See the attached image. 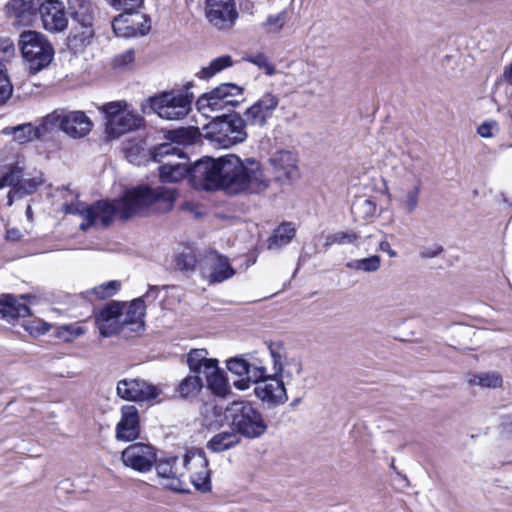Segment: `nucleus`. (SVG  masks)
<instances>
[{
    "label": "nucleus",
    "instance_id": "obj_46",
    "mask_svg": "<svg viewBox=\"0 0 512 512\" xmlns=\"http://www.w3.org/2000/svg\"><path fill=\"white\" fill-rule=\"evenodd\" d=\"M227 369L238 376L246 375L248 378L251 373V364L242 356L230 358L226 362Z\"/></svg>",
    "mask_w": 512,
    "mask_h": 512
},
{
    "label": "nucleus",
    "instance_id": "obj_24",
    "mask_svg": "<svg viewBox=\"0 0 512 512\" xmlns=\"http://www.w3.org/2000/svg\"><path fill=\"white\" fill-rule=\"evenodd\" d=\"M273 169L275 180L279 182H291L299 178L297 159L290 151H277L269 159Z\"/></svg>",
    "mask_w": 512,
    "mask_h": 512
},
{
    "label": "nucleus",
    "instance_id": "obj_52",
    "mask_svg": "<svg viewBox=\"0 0 512 512\" xmlns=\"http://www.w3.org/2000/svg\"><path fill=\"white\" fill-rule=\"evenodd\" d=\"M176 264L181 270H193L197 264V259L192 251L183 252L176 258Z\"/></svg>",
    "mask_w": 512,
    "mask_h": 512
},
{
    "label": "nucleus",
    "instance_id": "obj_57",
    "mask_svg": "<svg viewBox=\"0 0 512 512\" xmlns=\"http://www.w3.org/2000/svg\"><path fill=\"white\" fill-rule=\"evenodd\" d=\"M494 124H491V123H482L479 127H478V134L481 136V137H484V138H489V137H492L493 133H492V128H493Z\"/></svg>",
    "mask_w": 512,
    "mask_h": 512
},
{
    "label": "nucleus",
    "instance_id": "obj_16",
    "mask_svg": "<svg viewBox=\"0 0 512 512\" xmlns=\"http://www.w3.org/2000/svg\"><path fill=\"white\" fill-rule=\"evenodd\" d=\"M156 458L155 447L142 442L130 444L121 453L124 466L140 473L149 472L156 463Z\"/></svg>",
    "mask_w": 512,
    "mask_h": 512
},
{
    "label": "nucleus",
    "instance_id": "obj_38",
    "mask_svg": "<svg viewBox=\"0 0 512 512\" xmlns=\"http://www.w3.org/2000/svg\"><path fill=\"white\" fill-rule=\"evenodd\" d=\"M233 65V60L230 55H223L213 59L207 67H203L197 76L202 79H209L217 73L229 68Z\"/></svg>",
    "mask_w": 512,
    "mask_h": 512
},
{
    "label": "nucleus",
    "instance_id": "obj_49",
    "mask_svg": "<svg viewBox=\"0 0 512 512\" xmlns=\"http://www.w3.org/2000/svg\"><path fill=\"white\" fill-rule=\"evenodd\" d=\"M84 333L85 329L82 326L75 323L60 326L57 331V336L65 342H70Z\"/></svg>",
    "mask_w": 512,
    "mask_h": 512
},
{
    "label": "nucleus",
    "instance_id": "obj_14",
    "mask_svg": "<svg viewBox=\"0 0 512 512\" xmlns=\"http://www.w3.org/2000/svg\"><path fill=\"white\" fill-rule=\"evenodd\" d=\"M200 270L209 284L222 283L236 274L229 258L215 250L208 251L204 255L200 261Z\"/></svg>",
    "mask_w": 512,
    "mask_h": 512
},
{
    "label": "nucleus",
    "instance_id": "obj_6",
    "mask_svg": "<svg viewBox=\"0 0 512 512\" xmlns=\"http://www.w3.org/2000/svg\"><path fill=\"white\" fill-rule=\"evenodd\" d=\"M244 89L233 83H222L204 93L196 101L197 110L207 118H213L211 113L227 111L230 112L243 101Z\"/></svg>",
    "mask_w": 512,
    "mask_h": 512
},
{
    "label": "nucleus",
    "instance_id": "obj_20",
    "mask_svg": "<svg viewBox=\"0 0 512 512\" xmlns=\"http://www.w3.org/2000/svg\"><path fill=\"white\" fill-rule=\"evenodd\" d=\"M279 101L277 95L272 92H266L245 110L243 119L249 125L264 127L273 116Z\"/></svg>",
    "mask_w": 512,
    "mask_h": 512
},
{
    "label": "nucleus",
    "instance_id": "obj_42",
    "mask_svg": "<svg viewBox=\"0 0 512 512\" xmlns=\"http://www.w3.org/2000/svg\"><path fill=\"white\" fill-rule=\"evenodd\" d=\"M137 21L130 18L122 37H134L137 35L144 36L150 31V24L148 23L145 15L136 14Z\"/></svg>",
    "mask_w": 512,
    "mask_h": 512
},
{
    "label": "nucleus",
    "instance_id": "obj_51",
    "mask_svg": "<svg viewBox=\"0 0 512 512\" xmlns=\"http://www.w3.org/2000/svg\"><path fill=\"white\" fill-rule=\"evenodd\" d=\"M444 251V247L439 243L431 245H422L418 249L419 257L422 260L432 259L438 257Z\"/></svg>",
    "mask_w": 512,
    "mask_h": 512
},
{
    "label": "nucleus",
    "instance_id": "obj_50",
    "mask_svg": "<svg viewBox=\"0 0 512 512\" xmlns=\"http://www.w3.org/2000/svg\"><path fill=\"white\" fill-rule=\"evenodd\" d=\"M206 349H193L188 353L187 363L192 373L199 370L201 366L209 359Z\"/></svg>",
    "mask_w": 512,
    "mask_h": 512
},
{
    "label": "nucleus",
    "instance_id": "obj_35",
    "mask_svg": "<svg viewBox=\"0 0 512 512\" xmlns=\"http://www.w3.org/2000/svg\"><path fill=\"white\" fill-rule=\"evenodd\" d=\"M356 220H367L376 214V203L371 198L359 197L351 206Z\"/></svg>",
    "mask_w": 512,
    "mask_h": 512
},
{
    "label": "nucleus",
    "instance_id": "obj_27",
    "mask_svg": "<svg viewBox=\"0 0 512 512\" xmlns=\"http://www.w3.org/2000/svg\"><path fill=\"white\" fill-rule=\"evenodd\" d=\"M40 0H9L5 6L9 17L15 18L19 23L29 24L39 11Z\"/></svg>",
    "mask_w": 512,
    "mask_h": 512
},
{
    "label": "nucleus",
    "instance_id": "obj_60",
    "mask_svg": "<svg viewBox=\"0 0 512 512\" xmlns=\"http://www.w3.org/2000/svg\"><path fill=\"white\" fill-rule=\"evenodd\" d=\"M379 248L381 251L387 252L390 257L396 256V252L391 249L390 244L387 241L380 242Z\"/></svg>",
    "mask_w": 512,
    "mask_h": 512
},
{
    "label": "nucleus",
    "instance_id": "obj_36",
    "mask_svg": "<svg viewBox=\"0 0 512 512\" xmlns=\"http://www.w3.org/2000/svg\"><path fill=\"white\" fill-rule=\"evenodd\" d=\"M120 287L121 283L119 281L112 280L84 292L83 295L90 301L92 300V297L94 299L102 300L114 296L119 291Z\"/></svg>",
    "mask_w": 512,
    "mask_h": 512
},
{
    "label": "nucleus",
    "instance_id": "obj_18",
    "mask_svg": "<svg viewBox=\"0 0 512 512\" xmlns=\"http://www.w3.org/2000/svg\"><path fill=\"white\" fill-rule=\"evenodd\" d=\"M67 9L73 21L77 22L83 31L75 38H79L81 44L89 43L94 36L95 9L89 0H67Z\"/></svg>",
    "mask_w": 512,
    "mask_h": 512
},
{
    "label": "nucleus",
    "instance_id": "obj_25",
    "mask_svg": "<svg viewBox=\"0 0 512 512\" xmlns=\"http://www.w3.org/2000/svg\"><path fill=\"white\" fill-rule=\"evenodd\" d=\"M254 392L261 401L272 405H282L288 400L283 379L276 376L275 372L272 377L259 382Z\"/></svg>",
    "mask_w": 512,
    "mask_h": 512
},
{
    "label": "nucleus",
    "instance_id": "obj_43",
    "mask_svg": "<svg viewBox=\"0 0 512 512\" xmlns=\"http://www.w3.org/2000/svg\"><path fill=\"white\" fill-rule=\"evenodd\" d=\"M287 22V12L285 10L275 15H269L266 20L261 24V27L267 32L276 34L279 33Z\"/></svg>",
    "mask_w": 512,
    "mask_h": 512
},
{
    "label": "nucleus",
    "instance_id": "obj_5",
    "mask_svg": "<svg viewBox=\"0 0 512 512\" xmlns=\"http://www.w3.org/2000/svg\"><path fill=\"white\" fill-rule=\"evenodd\" d=\"M246 125L239 114L223 113L205 126V137L221 148H229L246 140Z\"/></svg>",
    "mask_w": 512,
    "mask_h": 512
},
{
    "label": "nucleus",
    "instance_id": "obj_21",
    "mask_svg": "<svg viewBox=\"0 0 512 512\" xmlns=\"http://www.w3.org/2000/svg\"><path fill=\"white\" fill-rule=\"evenodd\" d=\"M38 13L40 14L43 28L48 32L59 33L68 26L65 6L59 0L44 1Z\"/></svg>",
    "mask_w": 512,
    "mask_h": 512
},
{
    "label": "nucleus",
    "instance_id": "obj_9",
    "mask_svg": "<svg viewBox=\"0 0 512 512\" xmlns=\"http://www.w3.org/2000/svg\"><path fill=\"white\" fill-rule=\"evenodd\" d=\"M194 96L188 92H163L150 97L147 101L150 109L160 118L180 120L189 114Z\"/></svg>",
    "mask_w": 512,
    "mask_h": 512
},
{
    "label": "nucleus",
    "instance_id": "obj_58",
    "mask_svg": "<svg viewBox=\"0 0 512 512\" xmlns=\"http://www.w3.org/2000/svg\"><path fill=\"white\" fill-rule=\"evenodd\" d=\"M22 233L18 228H10L6 231V240L11 242H17L21 240Z\"/></svg>",
    "mask_w": 512,
    "mask_h": 512
},
{
    "label": "nucleus",
    "instance_id": "obj_30",
    "mask_svg": "<svg viewBox=\"0 0 512 512\" xmlns=\"http://www.w3.org/2000/svg\"><path fill=\"white\" fill-rule=\"evenodd\" d=\"M289 69L286 74L290 79L289 83L300 87L310 83L316 73V65L305 60L291 62Z\"/></svg>",
    "mask_w": 512,
    "mask_h": 512
},
{
    "label": "nucleus",
    "instance_id": "obj_48",
    "mask_svg": "<svg viewBox=\"0 0 512 512\" xmlns=\"http://www.w3.org/2000/svg\"><path fill=\"white\" fill-rule=\"evenodd\" d=\"M109 5L126 14L137 13L143 6L144 0H106Z\"/></svg>",
    "mask_w": 512,
    "mask_h": 512
},
{
    "label": "nucleus",
    "instance_id": "obj_55",
    "mask_svg": "<svg viewBox=\"0 0 512 512\" xmlns=\"http://www.w3.org/2000/svg\"><path fill=\"white\" fill-rule=\"evenodd\" d=\"M272 375L267 374L266 367L264 366H256L254 364H251V373L249 379H252L256 385L264 381V379L270 378Z\"/></svg>",
    "mask_w": 512,
    "mask_h": 512
},
{
    "label": "nucleus",
    "instance_id": "obj_37",
    "mask_svg": "<svg viewBox=\"0 0 512 512\" xmlns=\"http://www.w3.org/2000/svg\"><path fill=\"white\" fill-rule=\"evenodd\" d=\"M204 383L201 376L191 375L184 378L178 385V392L181 398H194L203 388Z\"/></svg>",
    "mask_w": 512,
    "mask_h": 512
},
{
    "label": "nucleus",
    "instance_id": "obj_19",
    "mask_svg": "<svg viewBox=\"0 0 512 512\" xmlns=\"http://www.w3.org/2000/svg\"><path fill=\"white\" fill-rule=\"evenodd\" d=\"M146 306L143 298H136L130 303L120 302V321L123 322L125 337H133L144 331Z\"/></svg>",
    "mask_w": 512,
    "mask_h": 512
},
{
    "label": "nucleus",
    "instance_id": "obj_2",
    "mask_svg": "<svg viewBox=\"0 0 512 512\" xmlns=\"http://www.w3.org/2000/svg\"><path fill=\"white\" fill-rule=\"evenodd\" d=\"M175 199L176 195L173 189L165 187L152 189L149 186H138L126 190L120 199L113 202L99 200L92 205L79 203L76 205L75 213L84 219L80 224V229L87 231L98 220L103 227H108L116 213L122 219L127 220L152 206L158 212H169L173 208Z\"/></svg>",
    "mask_w": 512,
    "mask_h": 512
},
{
    "label": "nucleus",
    "instance_id": "obj_23",
    "mask_svg": "<svg viewBox=\"0 0 512 512\" xmlns=\"http://www.w3.org/2000/svg\"><path fill=\"white\" fill-rule=\"evenodd\" d=\"M140 416L134 405H124L121 408V418L115 427V437L118 441L131 442L140 436Z\"/></svg>",
    "mask_w": 512,
    "mask_h": 512
},
{
    "label": "nucleus",
    "instance_id": "obj_41",
    "mask_svg": "<svg viewBox=\"0 0 512 512\" xmlns=\"http://www.w3.org/2000/svg\"><path fill=\"white\" fill-rule=\"evenodd\" d=\"M359 235L353 231H337L326 236L323 246L325 249L330 248L334 244L345 245L354 244L356 245Z\"/></svg>",
    "mask_w": 512,
    "mask_h": 512
},
{
    "label": "nucleus",
    "instance_id": "obj_29",
    "mask_svg": "<svg viewBox=\"0 0 512 512\" xmlns=\"http://www.w3.org/2000/svg\"><path fill=\"white\" fill-rule=\"evenodd\" d=\"M30 314V308L14 296L7 294L0 297V315L7 322L17 318H25Z\"/></svg>",
    "mask_w": 512,
    "mask_h": 512
},
{
    "label": "nucleus",
    "instance_id": "obj_15",
    "mask_svg": "<svg viewBox=\"0 0 512 512\" xmlns=\"http://www.w3.org/2000/svg\"><path fill=\"white\" fill-rule=\"evenodd\" d=\"M186 471H190V480L195 489L201 492H209L211 486V471L208 468V460L203 450L189 451L183 458Z\"/></svg>",
    "mask_w": 512,
    "mask_h": 512
},
{
    "label": "nucleus",
    "instance_id": "obj_10",
    "mask_svg": "<svg viewBox=\"0 0 512 512\" xmlns=\"http://www.w3.org/2000/svg\"><path fill=\"white\" fill-rule=\"evenodd\" d=\"M24 167L19 162L6 166L1 171L0 189L11 187L7 194V204L12 205L15 200L33 194L44 182L42 175L24 178Z\"/></svg>",
    "mask_w": 512,
    "mask_h": 512
},
{
    "label": "nucleus",
    "instance_id": "obj_39",
    "mask_svg": "<svg viewBox=\"0 0 512 512\" xmlns=\"http://www.w3.org/2000/svg\"><path fill=\"white\" fill-rule=\"evenodd\" d=\"M199 136L200 132L199 129L196 127H183L175 129L170 132V139L172 141V145H192L198 140Z\"/></svg>",
    "mask_w": 512,
    "mask_h": 512
},
{
    "label": "nucleus",
    "instance_id": "obj_22",
    "mask_svg": "<svg viewBox=\"0 0 512 512\" xmlns=\"http://www.w3.org/2000/svg\"><path fill=\"white\" fill-rule=\"evenodd\" d=\"M120 302L111 301L95 315V324L103 337L123 334V322L120 321Z\"/></svg>",
    "mask_w": 512,
    "mask_h": 512
},
{
    "label": "nucleus",
    "instance_id": "obj_1",
    "mask_svg": "<svg viewBox=\"0 0 512 512\" xmlns=\"http://www.w3.org/2000/svg\"><path fill=\"white\" fill-rule=\"evenodd\" d=\"M190 176L195 188H224L235 193H260L269 186L261 164L255 158L241 160L234 154L218 159L204 157L190 167L185 162H166L159 167L162 183H176Z\"/></svg>",
    "mask_w": 512,
    "mask_h": 512
},
{
    "label": "nucleus",
    "instance_id": "obj_13",
    "mask_svg": "<svg viewBox=\"0 0 512 512\" xmlns=\"http://www.w3.org/2000/svg\"><path fill=\"white\" fill-rule=\"evenodd\" d=\"M162 393V389L144 379L125 378L117 383L116 394L131 402H150Z\"/></svg>",
    "mask_w": 512,
    "mask_h": 512
},
{
    "label": "nucleus",
    "instance_id": "obj_40",
    "mask_svg": "<svg viewBox=\"0 0 512 512\" xmlns=\"http://www.w3.org/2000/svg\"><path fill=\"white\" fill-rule=\"evenodd\" d=\"M345 266L354 271H362L366 273H373L379 270L381 266V258L378 255L370 257L354 259L348 261Z\"/></svg>",
    "mask_w": 512,
    "mask_h": 512
},
{
    "label": "nucleus",
    "instance_id": "obj_12",
    "mask_svg": "<svg viewBox=\"0 0 512 512\" xmlns=\"http://www.w3.org/2000/svg\"><path fill=\"white\" fill-rule=\"evenodd\" d=\"M154 466L163 487L178 493L189 492L184 481L186 467H184L183 460L181 461L176 456L156 458Z\"/></svg>",
    "mask_w": 512,
    "mask_h": 512
},
{
    "label": "nucleus",
    "instance_id": "obj_11",
    "mask_svg": "<svg viewBox=\"0 0 512 512\" xmlns=\"http://www.w3.org/2000/svg\"><path fill=\"white\" fill-rule=\"evenodd\" d=\"M122 151L130 163L140 166L151 160L160 162L161 157L173 155L178 149L169 143H163L151 149L144 139L133 138L123 142Z\"/></svg>",
    "mask_w": 512,
    "mask_h": 512
},
{
    "label": "nucleus",
    "instance_id": "obj_7",
    "mask_svg": "<svg viewBox=\"0 0 512 512\" xmlns=\"http://www.w3.org/2000/svg\"><path fill=\"white\" fill-rule=\"evenodd\" d=\"M43 127H48L50 136L60 129L72 138H82L92 130L93 122L83 111L59 108L45 116Z\"/></svg>",
    "mask_w": 512,
    "mask_h": 512
},
{
    "label": "nucleus",
    "instance_id": "obj_34",
    "mask_svg": "<svg viewBox=\"0 0 512 512\" xmlns=\"http://www.w3.org/2000/svg\"><path fill=\"white\" fill-rule=\"evenodd\" d=\"M421 187V181L417 180L412 187L403 191L402 195L399 197V206L405 213L411 214L417 209Z\"/></svg>",
    "mask_w": 512,
    "mask_h": 512
},
{
    "label": "nucleus",
    "instance_id": "obj_61",
    "mask_svg": "<svg viewBox=\"0 0 512 512\" xmlns=\"http://www.w3.org/2000/svg\"><path fill=\"white\" fill-rule=\"evenodd\" d=\"M250 381H252V379H249L248 377L247 379H240L234 382V386L239 390H246L249 388Z\"/></svg>",
    "mask_w": 512,
    "mask_h": 512
},
{
    "label": "nucleus",
    "instance_id": "obj_26",
    "mask_svg": "<svg viewBox=\"0 0 512 512\" xmlns=\"http://www.w3.org/2000/svg\"><path fill=\"white\" fill-rule=\"evenodd\" d=\"M270 354L273 359V369L276 376L283 378H293L299 376L302 372V362L298 357L282 354L281 346H269Z\"/></svg>",
    "mask_w": 512,
    "mask_h": 512
},
{
    "label": "nucleus",
    "instance_id": "obj_59",
    "mask_svg": "<svg viewBox=\"0 0 512 512\" xmlns=\"http://www.w3.org/2000/svg\"><path fill=\"white\" fill-rule=\"evenodd\" d=\"M159 293V288L157 286H150L148 291L145 295H143L141 298H143V302L145 303V299L148 301H154Z\"/></svg>",
    "mask_w": 512,
    "mask_h": 512
},
{
    "label": "nucleus",
    "instance_id": "obj_33",
    "mask_svg": "<svg viewBox=\"0 0 512 512\" xmlns=\"http://www.w3.org/2000/svg\"><path fill=\"white\" fill-rule=\"evenodd\" d=\"M467 383L469 387L478 386L480 388L496 389L502 386L503 378L497 371L481 372L469 374Z\"/></svg>",
    "mask_w": 512,
    "mask_h": 512
},
{
    "label": "nucleus",
    "instance_id": "obj_54",
    "mask_svg": "<svg viewBox=\"0 0 512 512\" xmlns=\"http://www.w3.org/2000/svg\"><path fill=\"white\" fill-rule=\"evenodd\" d=\"M132 14H120L118 15L117 17H115L112 21V29L114 31V33L119 36V37H122L125 29H126V26L127 24L130 22V16Z\"/></svg>",
    "mask_w": 512,
    "mask_h": 512
},
{
    "label": "nucleus",
    "instance_id": "obj_63",
    "mask_svg": "<svg viewBox=\"0 0 512 512\" xmlns=\"http://www.w3.org/2000/svg\"><path fill=\"white\" fill-rule=\"evenodd\" d=\"M3 52L5 56L10 57L15 52V47L12 43H7L5 46H3Z\"/></svg>",
    "mask_w": 512,
    "mask_h": 512
},
{
    "label": "nucleus",
    "instance_id": "obj_3",
    "mask_svg": "<svg viewBox=\"0 0 512 512\" xmlns=\"http://www.w3.org/2000/svg\"><path fill=\"white\" fill-rule=\"evenodd\" d=\"M225 419L241 437L257 439L267 431L262 413L248 401H233L225 409Z\"/></svg>",
    "mask_w": 512,
    "mask_h": 512
},
{
    "label": "nucleus",
    "instance_id": "obj_56",
    "mask_svg": "<svg viewBox=\"0 0 512 512\" xmlns=\"http://www.w3.org/2000/svg\"><path fill=\"white\" fill-rule=\"evenodd\" d=\"M135 53L133 49L125 51L123 54L118 55L114 59V64L117 67L126 66L134 61Z\"/></svg>",
    "mask_w": 512,
    "mask_h": 512
},
{
    "label": "nucleus",
    "instance_id": "obj_44",
    "mask_svg": "<svg viewBox=\"0 0 512 512\" xmlns=\"http://www.w3.org/2000/svg\"><path fill=\"white\" fill-rule=\"evenodd\" d=\"M243 60L263 69L265 74L268 76H273L277 73L275 66L270 63L268 57L264 53L246 55L243 57Z\"/></svg>",
    "mask_w": 512,
    "mask_h": 512
},
{
    "label": "nucleus",
    "instance_id": "obj_8",
    "mask_svg": "<svg viewBox=\"0 0 512 512\" xmlns=\"http://www.w3.org/2000/svg\"><path fill=\"white\" fill-rule=\"evenodd\" d=\"M102 111L106 119V134L109 138H118L121 135L139 129L144 119L128 110V104L125 101L109 102L102 106Z\"/></svg>",
    "mask_w": 512,
    "mask_h": 512
},
{
    "label": "nucleus",
    "instance_id": "obj_4",
    "mask_svg": "<svg viewBox=\"0 0 512 512\" xmlns=\"http://www.w3.org/2000/svg\"><path fill=\"white\" fill-rule=\"evenodd\" d=\"M18 46L30 74H37L47 68L54 59V47L41 32L23 31L19 35Z\"/></svg>",
    "mask_w": 512,
    "mask_h": 512
},
{
    "label": "nucleus",
    "instance_id": "obj_47",
    "mask_svg": "<svg viewBox=\"0 0 512 512\" xmlns=\"http://www.w3.org/2000/svg\"><path fill=\"white\" fill-rule=\"evenodd\" d=\"M13 85L7 74L5 65L0 62V106L4 105L12 96Z\"/></svg>",
    "mask_w": 512,
    "mask_h": 512
},
{
    "label": "nucleus",
    "instance_id": "obj_64",
    "mask_svg": "<svg viewBox=\"0 0 512 512\" xmlns=\"http://www.w3.org/2000/svg\"><path fill=\"white\" fill-rule=\"evenodd\" d=\"M26 216L28 219H32L33 212H32V208L30 206H27V208H26Z\"/></svg>",
    "mask_w": 512,
    "mask_h": 512
},
{
    "label": "nucleus",
    "instance_id": "obj_32",
    "mask_svg": "<svg viewBox=\"0 0 512 512\" xmlns=\"http://www.w3.org/2000/svg\"><path fill=\"white\" fill-rule=\"evenodd\" d=\"M296 229L291 222H283L273 230V233L267 240L269 250H279L288 245L295 237Z\"/></svg>",
    "mask_w": 512,
    "mask_h": 512
},
{
    "label": "nucleus",
    "instance_id": "obj_53",
    "mask_svg": "<svg viewBox=\"0 0 512 512\" xmlns=\"http://www.w3.org/2000/svg\"><path fill=\"white\" fill-rule=\"evenodd\" d=\"M219 370L220 368L218 366V360L210 358L203 364V366H201L199 370L194 372V375H203L207 381Z\"/></svg>",
    "mask_w": 512,
    "mask_h": 512
},
{
    "label": "nucleus",
    "instance_id": "obj_62",
    "mask_svg": "<svg viewBox=\"0 0 512 512\" xmlns=\"http://www.w3.org/2000/svg\"><path fill=\"white\" fill-rule=\"evenodd\" d=\"M503 77L512 86V63L504 70Z\"/></svg>",
    "mask_w": 512,
    "mask_h": 512
},
{
    "label": "nucleus",
    "instance_id": "obj_31",
    "mask_svg": "<svg viewBox=\"0 0 512 512\" xmlns=\"http://www.w3.org/2000/svg\"><path fill=\"white\" fill-rule=\"evenodd\" d=\"M241 443V437L233 428L221 431L210 438L206 447L213 453L231 450Z\"/></svg>",
    "mask_w": 512,
    "mask_h": 512
},
{
    "label": "nucleus",
    "instance_id": "obj_17",
    "mask_svg": "<svg viewBox=\"0 0 512 512\" xmlns=\"http://www.w3.org/2000/svg\"><path fill=\"white\" fill-rule=\"evenodd\" d=\"M205 15L208 22L218 30H230L238 19L234 0H206Z\"/></svg>",
    "mask_w": 512,
    "mask_h": 512
},
{
    "label": "nucleus",
    "instance_id": "obj_28",
    "mask_svg": "<svg viewBox=\"0 0 512 512\" xmlns=\"http://www.w3.org/2000/svg\"><path fill=\"white\" fill-rule=\"evenodd\" d=\"M44 125L45 116L37 126H33L31 123H24L15 127L6 128L4 132L13 134L14 139L19 143H26L34 139L45 141L50 138V133L48 127H43Z\"/></svg>",
    "mask_w": 512,
    "mask_h": 512
},
{
    "label": "nucleus",
    "instance_id": "obj_45",
    "mask_svg": "<svg viewBox=\"0 0 512 512\" xmlns=\"http://www.w3.org/2000/svg\"><path fill=\"white\" fill-rule=\"evenodd\" d=\"M206 384L212 393L217 396H225L229 391L228 383L221 369L207 380Z\"/></svg>",
    "mask_w": 512,
    "mask_h": 512
}]
</instances>
